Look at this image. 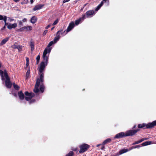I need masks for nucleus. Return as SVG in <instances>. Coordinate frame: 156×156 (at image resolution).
Listing matches in <instances>:
<instances>
[{
    "label": "nucleus",
    "instance_id": "nucleus-1",
    "mask_svg": "<svg viewBox=\"0 0 156 156\" xmlns=\"http://www.w3.org/2000/svg\"><path fill=\"white\" fill-rule=\"evenodd\" d=\"M51 51L50 48H46L43 53V61L40 64V66L38 67V73H44L45 70V67L48 63L49 54Z\"/></svg>",
    "mask_w": 156,
    "mask_h": 156
},
{
    "label": "nucleus",
    "instance_id": "nucleus-2",
    "mask_svg": "<svg viewBox=\"0 0 156 156\" xmlns=\"http://www.w3.org/2000/svg\"><path fill=\"white\" fill-rule=\"evenodd\" d=\"M39 78H37L36 83L35 85L33 91L35 93H38L39 91L38 87L40 85V92L42 93L44 91V86L43 82H44V73H38Z\"/></svg>",
    "mask_w": 156,
    "mask_h": 156
},
{
    "label": "nucleus",
    "instance_id": "nucleus-3",
    "mask_svg": "<svg viewBox=\"0 0 156 156\" xmlns=\"http://www.w3.org/2000/svg\"><path fill=\"white\" fill-rule=\"evenodd\" d=\"M0 75L1 77V79L3 83H5V86L7 88H10L12 86V83L10 81V79L9 77L6 70H4V71L0 69Z\"/></svg>",
    "mask_w": 156,
    "mask_h": 156
},
{
    "label": "nucleus",
    "instance_id": "nucleus-4",
    "mask_svg": "<svg viewBox=\"0 0 156 156\" xmlns=\"http://www.w3.org/2000/svg\"><path fill=\"white\" fill-rule=\"evenodd\" d=\"M155 126H156V120L147 124L145 123L139 124L138 125V127L139 128H143L145 129L153 128Z\"/></svg>",
    "mask_w": 156,
    "mask_h": 156
},
{
    "label": "nucleus",
    "instance_id": "nucleus-5",
    "mask_svg": "<svg viewBox=\"0 0 156 156\" xmlns=\"http://www.w3.org/2000/svg\"><path fill=\"white\" fill-rule=\"evenodd\" d=\"M89 147V146L86 144H83L80 146V150L79 151L80 153H82L86 151Z\"/></svg>",
    "mask_w": 156,
    "mask_h": 156
},
{
    "label": "nucleus",
    "instance_id": "nucleus-6",
    "mask_svg": "<svg viewBox=\"0 0 156 156\" xmlns=\"http://www.w3.org/2000/svg\"><path fill=\"white\" fill-rule=\"evenodd\" d=\"M140 130V129H131L127 131L126 133V136H132L135 135L138 131Z\"/></svg>",
    "mask_w": 156,
    "mask_h": 156
},
{
    "label": "nucleus",
    "instance_id": "nucleus-7",
    "mask_svg": "<svg viewBox=\"0 0 156 156\" xmlns=\"http://www.w3.org/2000/svg\"><path fill=\"white\" fill-rule=\"evenodd\" d=\"M25 94L26 95L25 97L26 101H30L31 98L34 96V94L32 92L29 93L28 91L25 92Z\"/></svg>",
    "mask_w": 156,
    "mask_h": 156
},
{
    "label": "nucleus",
    "instance_id": "nucleus-8",
    "mask_svg": "<svg viewBox=\"0 0 156 156\" xmlns=\"http://www.w3.org/2000/svg\"><path fill=\"white\" fill-rule=\"evenodd\" d=\"M95 14L93 10H90L87 11L86 13L83 15H85L86 18L92 17L93 15Z\"/></svg>",
    "mask_w": 156,
    "mask_h": 156
},
{
    "label": "nucleus",
    "instance_id": "nucleus-9",
    "mask_svg": "<svg viewBox=\"0 0 156 156\" xmlns=\"http://www.w3.org/2000/svg\"><path fill=\"white\" fill-rule=\"evenodd\" d=\"M74 26L75 25L74 22H72L70 23L67 30H66V32L65 35H66L68 32L71 31L72 29L74 28Z\"/></svg>",
    "mask_w": 156,
    "mask_h": 156
},
{
    "label": "nucleus",
    "instance_id": "nucleus-10",
    "mask_svg": "<svg viewBox=\"0 0 156 156\" xmlns=\"http://www.w3.org/2000/svg\"><path fill=\"white\" fill-rule=\"evenodd\" d=\"M126 136V133L124 132H120L116 134L114 137L115 139H119Z\"/></svg>",
    "mask_w": 156,
    "mask_h": 156
},
{
    "label": "nucleus",
    "instance_id": "nucleus-11",
    "mask_svg": "<svg viewBox=\"0 0 156 156\" xmlns=\"http://www.w3.org/2000/svg\"><path fill=\"white\" fill-rule=\"evenodd\" d=\"M17 43H15L14 44L11 46L12 48L14 49H17L19 51H21L23 48L22 46L17 45Z\"/></svg>",
    "mask_w": 156,
    "mask_h": 156
},
{
    "label": "nucleus",
    "instance_id": "nucleus-12",
    "mask_svg": "<svg viewBox=\"0 0 156 156\" xmlns=\"http://www.w3.org/2000/svg\"><path fill=\"white\" fill-rule=\"evenodd\" d=\"M29 45L30 47L31 51H33L34 49V42L33 40L31 39L30 40L29 42Z\"/></svg>",
    "mask_w": 156,
    "mask_h": 156
},
{
    "label": "nucleus",
    "instance_id": "nucleus-13",
    "mask_svg": "<svg viewBox=\"0 0 156 156\" xmlns=\"http://www.w3.org/2000/svg\"><path fill=\"white\" fill-rule=\"evenodd\" d=\"M85 16V15H83L82 17L80 18L77 20H76L75 21V24L76 25L79 24L81 21H83L85 18H86Z\"/></svg>",
    "mask_w": 156,
    "mask_h": 156
},
{
    "label": "nucleus",
    "instance_id": "nucleus-14",
    "mask_svg": "<svg viewBox=\"0 0 156 156\" xmlns=\"http://www.w3.org/2000/svg\"><path fill=\"white\" fill-rule=\"evenodd\" d=\"M60 31H57L56 33V36L55 37L53 40V41L54 44H55L59 40L60 38V36L59 35V32Z\"/></svg>",
    "mask_w": 156,
    "mask_h": 156
},
{
    "label": "nucleus",
    "instance_id": "nucleus-15",
    "mask_svg": "<svg viewBox=\"0 0 156 156\" xmlns=\"http://www.w3.org/2000/svg\"><path fill=\"white\" fill-rule=\"evenodd\" d=\"M44 6V4H38L35 6L33 9V10L35 11L36 10H39L41 9Z\"/></svg>",
    "mask_w": 156,
    "mask_h": 156
},
{
    "label": "nucleus",
    "instance_id": "nucleus-16",
    "mask_svg": "<svg viewBox=\"0 0 156 156\" xmlns=\"http://www.w3.org/2000/svg\"><path fill=\"white\" fill-rule=\"evenodd\" d=\"M18 95L20 100H23L24 99L25 96L22 91L19 92L18 93Z\"/></svg>",
    "mask_w": 156,
    "mask_h": 156
},
{
    "label": "nucleus",
    "instance_id": "nucleus-17",
    "mask_svg": "<svg viewBox=\"0 0 156 156\" xmlns=\"http://www.w3.org/2000/svg\"><path fill=\"white\" fill-rule=\"evenodd\" d=\"M17 26V24L16 23H14L12 24H11L10 23H9V24L7 25V28L11 30L12 28H15Z\"/></svg>",
    "mask_w": 156,
    "mask_h": 156
},
{
    "label": "nucleus",
    "instance_id": "nucleus-18",
    "mask_svg": "<svg viewBox=\"0 0 156 156\" xmlns=\"http://www.w3.org/2000/svg\"><path fill=\"white\" fill-rule=\"evenodd\" d=\"M128 151V150L127 149H123L119 151V154L117 153L115 154L113 156H119V154H121L125 153L127 152Z\"/></svg>",
    "mask_w": 156,
    "mask_h": 156
},
{
    "label": "nucleus",
    "instance_id": "nucleus-19",
    "mask_svg": "<svg viewBox=\"0 0 156 156\" xmlns=\"http://www.w3.org/2000/svg\"><path fill=\"white\" fill-rule=\"evenodd\" d=\"M9 37H7L5 39H3L0 43V46H2L5 44L6 42L9 40Z\"/></svg>",
    "mask_w": 156,
    "mask_h": 156
},
{
    "label": "nucleus",
    "instance_id": "nucleus-20",
    "mask_svg": "<svg viewBox=\"0 0 156 156\" xmlns=\"http://www.w3.org/2000/svg\"><path fill=\"white\" fill-rule=\"evenodd\" d=\"M111 140L110 138H108L105 140L103 143L101 144L102 145H104L108 143H109L111 142Z\"/></svg>",
    "mask_w": 156,
    "mask_h": 156
},
{
    "label": "nucleus",
    "instance_id": "nucleus-21",
    "mask_svg": "<svg viewBox=\"0 0 156 156\" xmlns=\"http://www.w3.org/2000/svg\"><path fill=\"white\" fill-rule=\"evenodd\" d=\"M152 144V142L151 141H147L144 142L141 144L142 146H144L147 145H149Z\"/></svg>",
    "mask_w": 156,
    "mask_h": 156
},
{
    "label": "nucleus",
    "instance_id": "nucleus-22",
    "mask_svg": "<svg viewBox=\"0 0 156 156\" xmlns=\"http://www.w3.org/2000/svg\"><path fill=\"white\" fill-rule=\"evenodd\" d=\"M37 21V18L35 16H33L31 19L30 22L32 23H35Z\"/></svg>",
    "mask_w": 156,
    "mask_h": 156
},
{
    "label": "nucleus",
    "instance_id": "nucleus-23",
    "mask_svg": "<svg viewBox=\"0 0 156 156\" xmlns=\"http://www.w3.org/2000/svg\"><path fill=\"white\" fill-rule=\"evenodd\" d=\"M12 85L15 90H18L20 89V87L17 85L15 83H12Z\"/></svg>",
    "mask_w": 156,
    "mask_h": 156
},
{
    "label": "nucleus",
    "instance_id": "nucleus-24",
    "mask_svg": "<svg viewBox=\"0 0 156 156\" xmlns=\"http://www.w3.org/2000/svg\"><path fill=\"white\" fill-rule=\"evenodd\" d=\"M58 31H60L59 32V35H60V34L61 35H65V34L66 32V30H65L64 31H63V30H58Z\"/></svg>",
    "mask_w": 156,
    "mask_h": 156
},
{
    "label": "nucleus",
    "instance_id": "nucleus-25",
    "mask_svg": "<svg viewBox=\"0 0 156 156\" xmlns=\"http://www.w3.org/2000/svg\"><path fill=\"white\" fill-rule=\"evenodd\" d=\"M25 30L30 31L32 29V27L31 26H24Z\"/></svg>",
    "mask_w": 156,
    "mask_h": 156
},
{
    "label": "nucleus",
    "instance_id": "nucleus-26",
    "mask_svg": "<svg viewBox=\"0 0 156 156\" xmlns=\"http://www.w3.org/2000/svg\"><path fill=\"white\" fill-rule=\"evenodd\" d=\"M7 18V16H4L3 18V19L2 20H3V21L4 22L5 24V26L7 25H8V23L6 22Z\"/></svg>",
    "mask_w": 156,
    "mask_h": 156
},
{
    "label": "nucleus",
    "instance_id": "nucleus-27",
    "mask_svg": "<svg viewBox=\"0 0 156 156\" xmlns=\"http://www.w3.org/2000/svg\"><path fill=\"white\" fill-rule=\"evenodd\" d=\"M53 44H54V43L53 41H51L48 44L47 46V47L46 48H50L51 49V50L52 48L51 47H50Z\"/></svg>",
    "mask_w": 156,
    "mask_h": 156
},
{
    "label": "nucleus",
    "instance_id": "nucleus-28",
    "mask_svg": "<svg viewBox=\"0 0 156 156\" xmlns=\"http://www.w3.org/2000/svg\"><path fill=\"white\" fill-rule=\"evenodd\" d=\"M30 68H29L28 69L26 73V76L27 78H28L30 76Z\"/></svg>",
    "mask_w": 156,
    "mask_h": 156
},
{
    "label": "nucleus",
    "instance_id": "nucleus-29",
    "mask_svg": "<svg viewBox=\"0 0 156 156\" xmlns=\"http://www.w3.org/2000/svg\"><path fill=\"white\" fill-rule=\"evenodd\" d=\"M74 153L73 151H70L66 155V156H73Z\"/></svg>",
    "mask_w": 156,
    "mask_h": 156
},
{
    "label": "nucleus",
    "instance_id": "nucleus-30",
    "mask_svg": "<svg viewBox=\"0 0 156 156\" xmlns=\"http://www.w3.org/2000/svg\"><path fill=\"white\" fill-rule=\"evenodd\" d=\"M40 58V55H38L37 56L36 58V63L37 64H38Z\"/></svg>",
    "mask_w": 156,
    "mask_h": 156
},
{
    "label": "nucleus",
    "instance_id": "nucleus-31",
    "mask_svg": "<svg viewBox=\"0 0 156 156\" xmlns=\"http://www.w3.org/2000/svg\"><path fill=\"white\" fill-rule=\"evenodd\" d=\"M25 30V27H23L22 28H20L19 29H18L17 30V31H18L22 32Z\"/></svg>",
    "mask_w": 156,
    "mask_h": 156
},
{
    "label": "nucleus",
    "instance_id": "nucleus-32",
    "mask_svg": "<svg viewBox=\"0 0 156 156\" xmlns=\"http://www.w3.org/2000/svg\"><path fill=\"white\" fill-rule=\"evenodd\" d=\"M14 90H12L11 93H10V94H12L13 96H14L15 97H17V93L16 92H14Z\"/></svg>",
    "mask_w": 156,
    "mask_h": 156
},
{
    "label": "nucleus",
    "instance_id": "nucleus-33",
    "mask_svg": "<svg viewBox=\"0 0 156 156\" xmlns=\"http://www.w3.org/2000/svg\"><path fill=\"white\" fill-rule=\"evenodd\" d=\"M26 66L27 67L28 66L29 64V58H26Z\"/></svg>",
    "mask_w": 156,
    "mask_h": 156
},
{
    "label": "nucleus",
    "instance_id": "nucleus-34",
    "mask_svg": "<svg viewBox=\"0 0 156 156\" xmlns=\"http://www.w3.org/2000/svg\"><path fill=\"white\" fill-rule=\"evenodd\" d=\"M58 19H57L52 24L53 25H55L56 24L58 23Z\"/></svg>",
    "mask_w": 156,
    "mask_h": 156
},
{
    "label": "nucleus",
    "instance_id": "nucleus-35",
    "mask_svg": "<svg viewBox=\"0 0 156 156\" xmlns=\"http://www.w3.org/2000/svg\"><path fill=\"white\" fill-rule=\"evenodd\" d=\"M18 23L19 25V26H21L23 25L22 21H18Z\"/></svg>",
    "mask_w": 156,
    "mask_h": 156
},
{
    "label": "nucleus",
    "instance_id": "nucleus-36",
    "mask_svg": "<svg viewBox=\"0 0 156 156\" xmlns=\"http://www.w3.org/2000/svg\"><path fill=\"white\" fill-rule=\"evenodd\" d=\"M101 7L98 5L96 8L95 11H98Z\"/></svg>",
    "mask_w": 156,
    "mask_h": 156
},
{
    "label": "nucleus",
    "instance_id": "nucleus-37",
    "mask_svg": "<svg viewBox=\"0 0 156 156\" xmlns=\"http://www.w3.org/2000/svg\"><path fill=\"white\" fill-rule=\"evenodd\" d=\"M135 146H132L131 147H130L129 148V151L131 150H132V149H135Z\"/></svg>",
    "mask_w": 156,
    "mask_h": 156
},
{
    "label": "nucleus",
    "instance_id": "nucleus-38",
    "mask_svg": "<svg viewBox=\"0 0 156 156\" xmlns=\"http://www.w3.org/2000/svg\"><path fill=\"white\" fill-rule=\"evenodd\" d=\"M35 101V100L34 99H32L29 102V103L30 104L34 102Z\"/></svg>",
    "mask_w": 156,
    "mask_h": 156
},
{
    "label": "nucleus",
    "instance_id": "nucleus-39",
    "mask_svg": "<svg viewBox=\"0 0 156 156\" xmlns=\"http://www.w3.org/2000/svg\"><path fill=\"white\" fill-rule=\"evenodd\" d=\"M48 30H45L43 32V34L44 35H45L48 32Z\"/></svg>",
    "mask_w": 156,
    "mask_h": 156
},
{
    "label": "nucleus",
    "instance_id": "nucleus-40",
    "mask_svg": "<svg viewBox=\"0 0 156 156\" xmlns=\"http://www.w3.org/2000/svg\"><path fill=\"white\" fill-rule=\"evenodd\" d=\"M51 24H50L49 25H48V26H47L46 27H45V29H48L49 27H50L51 26Z\"/></svg>",
    "mask_w": 156,
    "mask_h": 156
},
{
    "label": "nucleus",
    "instance_id": "nucleus-41",
    "mask_svg": "<svg viewBox=\"0 0 156 156\" xmlns=\"http://www.w3.org/2000/svg\"><path fill=\"white\" fill-rule=\"evenodd\" d=\"M103 3L104 2L102 1L101 2V3L99 5L101 7L103 5Z\"/></svg>",
    "mask_w": 156,
    "mask_h": 156
},
{
    "label": "nucleus",
    "instance_id": "nucleus-42",
    "mask_svg": "<svg viewBox=\"0 0 156 156\" xmlns=\"http://www.w3.org/2000/svg\"><path fill=\"white\" fill-rule=\"evenodd\" d=\"M4 16L2 15H0V20H2Z\"/></svg>",
    "mask_w": 156,
    "mask_h": 156
},
{
    "label": "nucleus",
    "instance_id": "nucleus-43",
    "mask_svg": "<svg viewBox=\"0 0 156 156\" xmlns=\"http://www.w3.org/2000/svg\"><path fill=\"white\" fill-rule=\"evenodd\" d=\"M9 21L10 22H11L13 21L14 20V19H12V18H11L9 17Z\"/></svg>",
    "mask_w": 156,
    "mask_h": 156
},
{
    "label": "nucleus",
    "instance_id": "nucleus-44",
    "mask_svg": "<svg viewBox=\"0 0 156 156\" xmlns=\"http://www.w3.org/2000/svg\"><path fill=\"white\" fill-rule=\"evenodd\" d=\"M141 147V146L140 145H137L135 146V148H139Z\"/></svg>",
    "mask_w": 156,
    "mask_h": 156
},
{
    "label": "nucleus",
    "instance_id": "nucleus-45",
    "mask_svg": "<svg viewBox=\"0 0 156 156\" xmlns=\"http://www.w3.org/2000/svg\"><path fill=\"white\" fill-rule=\"evenodd\" d=\"M22 21L23 22H25L27 21V20L26 18H24L22 20Z\"/></svg>",
    "mask_w": 156,
    "mask_h": 156
},
{
    "label": "nucleus",
    "instance_id": "nucleus-46",
    "mask_svg": "<svg viewBox=\"0 0 156 156\" xmlns=\"http://www.w3.org/2000/svg\"><path fill=\"white\" fill-rule=\"evenodd\" d=\"M70 0H64L63 1V3H66V2H69Z\"/></svg>",
    "mask_w": 156,
    "mask_h": 156
},
{
    "label": "nucleus",
    "instance_id": "nucleus-47",
    "mask_svg": "<svg viewBox=\"0 0 156 156\" xmlns=\"http://www.w3.org/2000/svg\"><path fill=\"white\" fill-rule=\"evenodd\" d=\"M138 144V141H136L135 142L133 143L132 144L133 145H135V144Z\"/></svg>",
    "mask_w": 156,
    "mask_h": 156
},
{
    "label": "nucleus",
    "instance_id": "nucleus-48",
    "mask_svg": "<svg viewBox=\"0 0 156 156\" xmlns=\"http://www.w3.org/2000/svg\"><path fill=\"white\" fill-rule=\"evenodd\" d=\"M102 145V146H101V150H104L105 149V147L103 146V145Z\"/></svg>",
    "mask_w": 156,
    "mask_h": 156
},
{
    "label": "nucleus",
    "instance_id": "nucleus-49",
    "mask_svg": "<svg viewBox=\"0 0 156 156\" xmlns=\"http://www.w3.org/2000/svg\"><path fill=\"white\" fill-rule=\"evenodd\" d=\"M6 26H5V25L2 28L1 30H4L6 28Z\"/></svg>",
    "mask_w": 156,
    "mask_h": 156
},
{
    "label": "nucleus",
    "instance_id": "nucleus-50",
    "mask_svg": "<svg viewBox=\"0 0 156 156\" xmlns=\"http://www.w3.org/2000/svg\"><path fill=\"white\" fill-rule=\"evenodd\" d=\"M140 140V141L141 142H143V141H144V138H143L141 139Z\"/></svg>",
    "mask_w": 156,
    "mask_h": 156
},
{
    "label": "nucleus",
    "instance_id": "nucleus-51",
    "mask_svg": "<svg viewBox=\"0 0 156 156\" xmlns=\"http://www.w3.org/2000/svg\"><path fill=\"white\" fill-rule=\"evenodd\" d=\"M15 2H18L20 0H13Z\"/></svg>",
    "mask_w": 156,
    "mask_h": 156
},
{
    "label": "nucleus",
    "instance_id": "nucleus-52",
    "mask_svg": "<svg viewBox=\"0 0 156 156\" xmlns=\"http://www.w3.org/2000/svg\"><path fill=\"white\" fill-rule=\"evenodd\" d=\"M30 2L31 4H32L34 2V1L33 0H30Z\"/></svg>",
    "mask_w": 156,
    "mask_h": 156
},
{
    "label": "nucleus",
    "instance_id": "nucleus-53",
    "mask_svg": "<svg viewBox=\"0 0 156 156\" xmlns=\"http://www.w3.org/2000/svg\"><path fill=\"white\" fill-rule=\"evenodd\" d=\"M136 125H135L133 127L132 129H134L136 128Z\"/></svg>",
    "mask_w": 156,
    "mask_h": 156
},
{
    "label": "nucleus",
    "instance_id": "nucleus-54",
    "mask_svg": "<svg viewBox=\"0 0 156 156\" xmlns=\"http://www.w3.org/2000/svg\"><path fill=\"white\" fill-rule=\"evenodd\" d=\"M144 138V140H148L149 139V138Z\"/></svg>",
    "mask_w": 156,
    "mask_h": 156
},
{
    "label": "nucleus",
    "instance_id": "nucleus-55",
    "mask_svg": "<svg viewBox=\"0 0 156 156\" xmlns=\"http://www.w3.org/2000/svg\"><path fill=\"white\" fill-rule=\"evenodd\" d=\"M101 145V144H98V145H97V147H99L100 146V145Z\"/></svg>",
    "mask_w": 156,
    "mask_h": 156
},
{
    "label": "nucleus",
    "instance_id": "nucleus-56",
    "mask_svg": "<svg viewBox=\"0 0 156 156\" xmlns=\"http://www.w3.org/2000/svg\"><path fill=\"white\" fill-rule=\"evenodd\" d=\"M138 144H139L141 142L140 140H138Z\"/></svg>",
    "mask_w": 156,
    "mask_h": 156
},
{
    "label": "nucleus",
    "instance_id": "nucleus-57",
    "mask_svg": "<svg viewBox=\"0 0 156 156\" xmlns=\"http://www.w3.org/2000/svg\"><path fill=\"white\" fill-rule=\"evenodd\" d=\"M1 66H2V63L0 62V68L1 67Z\"/></svg>",
    "mask_w": 156,
    "mask_h": 156
},
{
    "label": "nucleus",
    "instance_id": "nucleus-58",
    "mask_svg": "<svg viewBox=\"0 0 156 156\" xmlns=\"http://www.w3.org/2000/svg\"><path fill=\"white\" fill-rule=\"evenodd\" d=\"M54 28V27H52V28H51V30H53Z\"/></svg>",
    "mask_w": 156,
    "mask_h": 156
},
{
    "label": "nucleus",
    "instance_id": "nucleus-59",
    "mask_svg": "<svg viewBox=\"0 0 156 156\" xmlns=\"http://www.w3.org/2000/svg\"><path fill=\"white\" fill-rule=\"evenodd\" d=\"M87 4H85L84 5V7H85L86 6V5H87Z\"/></svg>",
    "mask_w": 156,
    "mask_h": 156
},
{
    "label": "nucleus",
    "instance_id": "nucleus-60",
    "mask_svg": "<svg viewBox=\"0 0 156 156\" xmlns=\"http://www.w3.org/2000/svg\"><path fill=\"white\" fill-rule=\"evenodd\" d=\"M105 156H107V155H105Z\"/></svg>",
    "mask_w": 156,
    "mask_h": 156
}]
</instances>
